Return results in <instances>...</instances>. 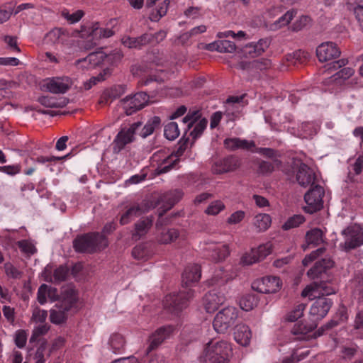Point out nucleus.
<instances>
[{
    "mask_svg": "<svg viewBox=\"0 0 363 363\" xmlns=\"http://www.w3.org/2000/svg\"><path fill=\"white\" fill-rule=\"evenodd\" d=\"M77 301V294L70 286L64 287L60 294V300L50 311V320L55 325L66 321L68 312L74 307Z\"/></svg>",
    "mask_w": 363,
    "mask_h": 363,
    "instance_id": "f257e3e1",
    "label": "nucleus"
},
{
    "mask_svg": "<svg viewBox=\"0 0 363 363\" xmlns=\"http://www.w3.org/2000/svg\"><path fill=\"white\" fill-rule=\"evenodd\" d=\"M108 245L105 235L100 233H89L77 236L73 241L77 252L94 253L106 248Z\"/></svg>",
    "mask_w": 363,
    "mask_h": 363,
    "instance_id": "f03ea898",
    "label": "nucleus"
},
{
    "mask_svg": "<svg viewBox=\"0 0 363 363\" xmlns=\"http://www.w3.org/2000/svg\"><path fill=\"white\" fill-rule=\"evenodd\" d=\"M231 354L232 347L228 342L211 340L204 348L201 359L205 363H228Z\"/></svg>",
    "mask_w": 363,
    "mask_h": 363,
    "instance_id": "7ed1b4c3",
    "label": "nucleus"
},
{
    "mask_svg": "<svg viewBox=\"0 0 363 363\" xmlns=\"http://www.w3.org/2000/svg\"><path fill=\"white\" fill-rule=\"evenodd\" d=\"M113 35V32L109 28L99 27V23H92L91 26H82L81 36L87 35V40L82 45V48L89 50L96 45V40L101 38H109Z\"/></svg>",
    "mask_w": 363,
    "mask_h": 363,
    "instance_id": "20e7f679",
    "label": "nucleus"
},
{
    "mask_svg": "<svg viewBox=\"0 0 363 363\" xmlns=\"http://www.w3.org/2000/svg\"><path fill=\"white\" fill-rule=\"evenodd\" d=\"M194 292L191 289L179 291L178 294H170L166 296L164 305L170 313L178 315L188 306L189 300L193 297Z\"/></svg>",
    "mask_w": 363,
    "mask_h": 363,
    "instance_id": "39448f33",
    "label": "nucleus"
},
{
    "mask_svg": "<svg viewBox=\"0 0 363 363\" xmlns=\"http://www.w3.org/2000/svg\"><path fill=\"white\" fill-rule=\"evenodd\" d=\"M238 316L236 308L232 306L224 308L214 318L213 322L214 330L218 333H224L234 325Z\"/></svg>",
    "mask_w": 363,
    "mask_h": 363,
    "instance_id": "423d86ee",
    "label": "nucleus"
},
{
    "mask_svg": "<svg viewBox=\"0 0 363 363\" xmlns=\"http://www.w3.org/2000/svg\"><path fill=\"white\" fill-rule=\"evenodd\" d=\"M324 195V189L320 185L311 186V188L304 195V200L306 203L303 207L304 211L313 214L320 211L323 206V198Z\"/></svg>",
    "mask_w": 363,
    "mask_h": 363,
    "instance_id": "0eeeda50",
    "label": "nucleus"
},
{
    "mask_svg": "<svg viewBox=\"0 0 363 363\" xmlns=\"http://www.w3.org/2000/svg\"><path fill=\"white\" fill-rule=\"evenodd\" d=\"M142 125V122L138 121L132 123L129 128H123L118 133L113 141V151L119 153L125 147L134 142L135 134Z\"/></svg>",
    "mask_w": 363,
    "mask_h": 363,
    "instance_id": "6e6552de",
    "label": "nucleus"
},
{
    "mask_svg": "<svg viewBox=\"0 0 363 363\" xmlns=\"http://www.w3.org/2000/svg\"><path fill=\"white\" fill-rule=\"evenodd\" d=\"M123 57L120 52H116L110 55H104L102 52H94L88 55L86 57L79 59L75 62L76 65L81 66L83 69H90L101 64L104 58L108 60H114L119 61Z\"/></svg>",
    "mask_w": 363,
    "mask_h": 363,
    "instance_id": "1a4fd4ad",
    "label": "nucleus"
},
{
    "mask_svg": "<svg viewBox=\"0 0 363 363\" xmlns=\"http://www.w3.org/2000/svg\"><path fill=\"white\" fill-rule=\"evenodd\" d=\"M282 282L279 277L266 276L254 281L252 284L253 290L262 294L276 293L280 290Z\"/></svg>",
    "mask_w": 363,
    "mask_h": 363,
    "instance_id": "9d476101",
    "label": "nucleus"
},
{
    "mask_svg": "<svg viewBox=\"0 0 363 363\" xmlns=\"http://www.w3.org/2000/svg\"><path fill=\"white\" fill-rule=\"evenodd\" d=\"M335 289L332 288L326 281H314L308 285L301 292V296L308 297L311 299L317 297H325V296L334 294Z\"/></svg>",
    "mask_w": 363,
    "mask_h": 363,
    "instance_id": "9b49d317",
    "label": "nucleus"
},
{
    "mask_svg": "<svg viewBox=\"0 0 363 363\" xmlns=\"http://www.w3.org/2000/svg\"><path fill=\"white\" fill-rule=\"evenodd\" d=\"M149 96L145 92H138L121 100V105L126 115L130 116L147 105Z\"/></svg>",
    "mask_w": 363,
    "mask_h": 363,
    "instance_id": "f8f14e48",
    "label": "nucleus"
},
{
    "mask_svg": "<svg viewBox=\"0 0 363 363\" xmlns=\"http://www.w3.org/2000/svg\"><path fill=\"white\" fill-rule=\"evenodd\" d=\"M151 159L152 163L157 165L155 171L158 174L169 172L178 161L177 158H174L173 154H167L164 150L155 152Z\"/></svg>",
    "mask_w": 363,
    "mask_h": 363,
    "instance_id": "ddd939ff",
    "label": "nucleus"
},
{
    "mask_svg": "<svg viewBox=\"0 0 363 363\" xmlns=\"http://www.w3.org/2000/svg\"><path fill=\"white\" fill-rule=\"evenodd\" d=\"M345 241L340 244V247L347 252L363 245V232L354 228H347L342 230Z\"/></svg>",
    "mask_w": 363,
    "mask_h": 363,
    "instance_id": "4468645a",
    "label": "nucleus"
},
{
    "mask_svg": "<svg viewBox=\"0 0 363 363\" xmlns=\"http://www.w3.org/2000/svg\"><path fill=\"white\" fill-rule=\"evenodd\" d=\"M272 245L270 242L260 245L257 248L252 249L249 252L242 257V262L244 264L250 265L264 259L271 254Z\"/></svg>",
    "mask_w": 363,
    "mask_h": 363,
    "instance_id": "2eb2a0df",
    "label": "nucleus"
},
{
    "mask_svg": "<svg viewBox=\"0 0 363 363\" xmlns=\"http://www.w3.org/2000/svg\"><path fill=\"white\" fill-rule=\"evenodd\" d=\"M152 208V205L148 201H143L140 203H135L128 208L126 211L122 214L120 223L123 225L129 223L133 218L139 217L141 215L148 212Z\"/></svg>",
    "mask_w": 363,
    "mask_h": 363,
    "instance_id": "dca6fc26",
    "label": "nucleus"
},
{
    "mask_svg": "<svg viewBox=\"0 0 363 363\" xmlns=\"http://www.w3.org/2000/svg\"><path fill=\"white\" fill-rule=\"evenodd\" d=\"M72 80L69 77H52L48 79L44 86L52 94H65L72 86Z\"/></svg>",
    "mask_w": 363,
    "mask_h": 363,
    "instance_id": "f3484780",
    "label": "nucleus"
},
{
    "mask_svg": "<svg viewBox=\"0 0 363 363\" xmlns=\"http://www.w3.org/2000/svg\"><path fill=\"white\" fill-rule=\"evenodd\" d=\"M205 250L206 255L216 262L224 260L230 254L228 245L222 242H211Z\"/></svg>",
    "mask_w": 363,
    "mask_h": 363,
    "instance_id": "a211bd4d",
    "label": "nucleus"
},
{
    "mask_svg": "<svg viewBox=\"0 0 363 363\" xmlns=\"http://www.w3.org/2000/svg\"><path fill=\"white\" fill-rule=\"evenodd\" d=\"M240 166V160L235 155L228 156L214 163L212 166V172L214 174H220L233 172Z\"/></svg>",
    "mask_w": 363,
    "mask_h": 363,
    "instance_id": "6ab92c4d",
    "label": "nucleus"
},
{
    "mask_svg": "<svg viewBox=\"0 0 363 363\" xmlns=\"http://www.w3.org/2000/svg\"><path fill=\"white\" fill-rule=\"evenodd\" d=\"M317 298L311 305L309 313L314 320H320L328 314L333 305V301L327 297Z\"/></svg>",
    "mask_w": 363,
    "mask_h": 363,
    "instance_id": "aec40b11",
    "label": "nucleus"
},
{
    "mask_svg": "<svg viewBox=\"0 0 363 363\" xmlns=\"http://www.w3.org/2000/svg\"><path fill=\"white\" fill-rule=\"evenodd\" d=\"M340 50L337 45L333 42L321 43L316 49L317 57L320 62H326L340 55Z\"/></svg>",
    "mask_w": 363,
    "mask_h": 363,
    "instance_id": "412c9836",
    "label": "nucleus"
},
{
    "mask_svg": "<svg viewBox=\"0 0 363 363\" xmlns=\"http://www.w3.org/2000/svg\"><path fill=\"white\" fill-rule=\"evenodd\" d=\"M334 262L330 257L322 258L317 261L315 265L308 271L307 275L313 280L323 279L325 275L326 270L331 268Z\"/></svg>",
    "mask_w": 363,
    "mask_h": 363,
    "instance_id": "4be33fe9",
    "label": "nucleus"
},
{
    "mask_svg": "<svg viewBox=\"0 0 363 363\" xmlns=\"http://www.w3.org/2000/svg\"><path fill=\"white\" fill-rule=\"evenodd\" d=\"M174 331V328L171 325H166L160 328L152 335L150 338V344L147 348L146 354L156 349L162 342L169 338Z\"/></svg>",
    "mask_w": 363,
    "mask_h": 363,
    "instance_id": "5701e85b",
    "label": "nucleus"
},
{
    "mask_svg": "<svg viewBox=\"0 0 363 363\" xmlns=\"http://www.w3.org/2000/svg\"><path fill=\"white\" fill-rule=\"evenodd\" d=\"M225 301V297L223 294L213 290L209 291L204 296L203 303L206 312L211 313L216 311Z\"/></svg>",
    "mask_w": 363,
    "mask_h": 363,
    "instance_id": "b1692460",
    "label": "nucleus"
},
{
    "mask_svg": "<svg viewBox=\"0 0 363 363\" xmlns=\"http://www.w3.org/2000/svg\"><path fill=\"white\" fill-rule=\"evenodd\" d=\"M296 178L300 186L307 187L309 185H313L315 179V174L313 170L308 165L304 163H301L298 167Z\"/></svg>",
    "mask_w": 363,
    "mask_h": 363,
    "instance_id": "393cba45",
    "label": "nucleus"
},
{
    "mask_svg": "<svg viewBox=\"0 0 363 363\" xmlns=\"http://www.w3.org/2000/svg\"><path fill=\"white\" fill-rule=\"evenodd\" d=\"M201 267L198 264L187 266L182 274V285L189 287L191 284L198 282L201 278Z\"/></svg>",
    "mask_w": 363,
    "mask_h": 363,
    "instance_id": "a878e982",
    "label": "nucleus"
},
{
    "mask_svg": "<svg viewBox=\"0 0 363 363\" xmlns=\"http://www.w3.org/2000/svg\"><path fill=\"white\" fill-rule=\"evenodd\" d=\"M252 338V332L250 328L245 324H238L235 328L234 339L242 346L250 345Z\"/></svg>",
    "mask_w": 363,
    "mask_h": 363,
    "instance_id": "bb28decb",
    "label": "nucleus"
},
{
    "mask_svg": "<svg viewBox=\"0 0 363 363\" xmlns=\"http://www.w3.org/2000/svg\"><path fill=\"white\" fill-rule=\"evenodd\" d=\"M69 273V270L67 267L61 265L59 267L56 268L53 272V275L52 276L51 271L46 267L45 269V279L46 281H51L53 283H60L64 281L67 278Z\"/></svg>",
    "mask_w": 363,
    "mask_h": 363,
    "instance_id": "cd10ccee",
    "label": "nucleus"
},
{
    "mask_svg": "<svg viewBox=\"0 0 363 363\" xmlns=\"http://www.w3.org/2000/svg\"><path fill=\"white\" fill-rule=\"evenodd\" d=\"M182 196L183 193L178 189L164 194L161 196V201L164 203V209L159 213V216H162L167 211L172 208L182 199Z\"/></svg>",
    "mask_w": 363,
    "mask_h": 363,
    "instance_id": "c85d7f7f",
    "label": "nucleus"
},
{
    "mask_svg": "<svg viewBox=\"0 0 363 363\" xmlns=\"http://www.w3.org/2000/svg\"><path fill=\"white\" fill-rule=\"evenodd\" d=\"M225 148L229 150L234 151L238 149L249 150L255 147L253 141L242 140L238 138H226L223 142Z\"/></svg>",
    "mask_w": 363,
    "mask_h": 363,
    "instance_id": "c756f323",
    "label": "nucleus"
},
{
    "mask_svg": "<svg viewBox=\"0 0 363 363\" xmlns=\"http://www.w3.org/2000/svg\"><path fill=\"white\" fill-rule=\"evenodd\" d=\"M152 220L149 217L139 220L135 223V230L132 233V239L136 241L146 235L152 226Z\"/></svg>",
    "mask_w": 363,
    "mask_h": 363,
    "instance_id": "7c9ffc66",
    "label": "nucleus"
},
{
    "mask_svg": "<svg viewBox=\"0 0 363 363\" xmlns=\"http://www.w3.org/2000/svg\"><path fill=\"white\" fill-rule=\"evenodd\" d=\"M295 9H290L269 25V30L275 31L289 25L296 15Z\"/></svg>",
    "mask_w": 363,
    "mask_h": 363,
    "instance_id": "2f4dec72",
    "label": "nucleus"
},
{
    "mask_svg": "<svg viewBox=\"0 0 363 363\" xmlns=\"http://www.w3.org/2000/svg\"><path fill=\"white\" fill-rule=\"evenodd\" d=\"M67 36L66 31L63 28H55L45 35L44 40L47 44L55 45L63 43Z\"/></svg>",
    "mask_w": 363,
    "mask_h": 363,
    "instance_id": "473e14b6",
    "label": "nucleus"
},
{
    "mask_svg": "<svg viewBox=\"0 0 363 363\" xmlns=\"http://www.w3.org/2000/svg\"><path fill=\"white\" fill-rule=\"evenodd\" d=\"M161 127V119L159 116H153L150 118L145 124L139 133V135L143 138H146L152 135L156 130Z\"/></svg>",
    "mask_w": 363,
    "mask_h": 363,
    "instance_id": "72a5a7b5",
    "label": "nucleus"
},
{
    "mask_svg": "<svg viewBox=\"0 0 363 363\" xmlns=\"http://www.w3.org/2000/svg\"><path fill=\"white\" fill-rule=\"evenodd\" d=\"M108 345L113 353H121L125 349V340L122 335L113 333L109 338Z\"/></svg>",
    "mask_w": 363,
    "mask_h": 363,
    "instance_id": "f704fd0d",
    "label": "nucleus"
},
{
    "mask_svg": "<svg viewBox=\"0 0 363 363\" xmlns=\"http://www.w3.org/2000/svg\"><path fill=\"white\" fill-rule=\"evenodd\" d=\"M308 245L318 246L323 242V232L319 228H313L308 231L306 235Z\"/></svg>",
    "mask_w": 363,
    "mask_h": 363,
    "instance_id": "c9c22d12",
    "label": "nucleus"
},
{
    "mask_svg": "<svg viewBox=\"0 0 363 363\" xmlns=\"http://www.w3.org/2000/svg\"><path fill=\"white\" fill-rule=\"evenodd\" d=\"M271 217L267 213H260L254 218V225L258 231H265L271 225Z\"/></svg>",
    "mask_w": 363,
    "mask_h": 363,
    "instance_id": "e433bc0d",
    "label": "nucleus"
},
{
    "mask_svg": "<svg viewBox=\"0 0 363 363\" xmlns=\"http://www.w3.org/2000/svg\"><path fill=\"white\" fill-rule=\"evenodd\" d=\"M179 236V231L175 228H163L160 233L159 241L167 244L175 240Z\"/></svg>",
    "mask_w": 363,
    "mask_h": 363,
    "instance_id": "4c0bfd02",
    "label": "nucleus"
},
{
    "mask_svg": "<svg viewBox=\"0 0 363 363\" xmlns=\"http://www.w3.org/2000/svg\"><path fill=\"white\" fill-rule=\"evenodd\" d=\"M169 1L168 0H163L160 3L155 11H152L149 16L151 21L157 22L162 16H165L168 9Z\"/></svg>",
    "mask_w": 363,
    "mask_h": 363,
    "instance_id": "58836bf2",
    "label": "nucleus"
},
{
    "mask_svg": "<svg viewBox=\"0 0 363 363\" xmlns=\"http://www.w3.org/2000/svg\"><path fill=\"white\" fill-rule=\"evenodd\" d=\"M38 101L43 106L48 108H62L66 105V102L59 101L55 97L42 96L38 98Z\"/></svg>",
    "mask_w": 363,
    "mask_h": 363,
    "instance_id": "ea45409f",
    "label": "nucleus"
},
{
    "mask_svg": "<svg viewBox=\"0 0 363 363\" xmlns=\"http://www.w3.org/2000/svg\"><path fill=\"white\" fill-rule=\"evenodd\" d=\"M164 135L169 140H174L179 135L178 125L175 122H169L164 128Z\"/></svg>",
    "mask_w": 363,
    "mask_h": 363,
    "instance_id": "a19ab883",
    "label": "nucleus"
},
{
    "mask_svg": "<svg viewBox=\"0 0 363 363\" xmlns=\"http://www.w3.org/2000/svg\"><path fill=\"white\" fill-rule=\"evenodd\" d=\"M305 221V218L301 215H294L289 217L286 221L282 225L281 228L284 230L297 228Z\"/></svg>",
    "mask_w": 363,
    "mask_h": 363,
    "instance_id": "79ce46f5",
    "label": "nucleus"
},
{
    "mask_svg": "<svg viewBox=\"0 0 363 363\" xmlns=\"http://www.w3.org/2000/svg\"><path fill=\"white\" fill-rule=\"evenodd\" d=\"M233 275L229 274V272L223 269H220L215 272L213 278L214 284L218 285H222L227 283L229 280L233 279Z\"/></svg>",
    "mask_w": 363,
    "mask_h": 363,
    "instance_id": "37998d69",
    "label": "nucleus"
},
{
    "mask_svg": "<svg viewBox=\"0 0 363 363\" xmlns=\"http://www.w3.org/2000/svg\"><path fill=\"white\" fill-rule=\"evenodd\" d=\"M252 65V67H255L259 69H265L270 67L271 62L268 60H256L252 61V62H242L239 64V67L242 69H245Z\"/></svg>",
    "mask_w": 363,
    "mask_h": 363,
    "instance_id": "c03bdc74",
    "label": "nucleus"
},
{
    "mask_svg": "<svg viewBox=\"0 0 363 363\" xmlns=\"http://www.w3.org/2000/svg\"><path fill=\"white\" fill-rule=\"evenodd\" d=\"M316 327V324H306L303 323H298L294 325L291 332L294 335H306L311 332Z\"/></svg>",
    "mask_w": 363,
    "mask_h": 363,
    "instance_id": "a18cd8bd",
    "label": "nucleus"
},
{
    "mask_svg": "<svg viewBox=\"0 0 363 363\" xmlns=\"http://www.w3.org/2000/svg\"><path fill=\"white\" fill-rule=\"evenodd\" d=\"M208 124V121L206 118L201 119L199 122H197L194 128L190 131V136H191L193 140H196L201 135L203 130L206 129Z\"/></svg>",
    "mask_w": 363,
    "mask_h": 363,
    "instance_id": "49530a36",
    "label": "nucleus"
},
{
    "mask_svg": "<svg viewBox=\"0 0 363 363\" xmlns=\"http://www.w3.org/2000/svg\"><path fill=\"white\" fill-rule=\"evenodd\" d=\"M132 255L136 259L143 260L147 259L150 253L145 245L140 244L133 249Z\"/></svg>",
    "mask_w": 363,
    "mask_h": 363,
    "instance_id": "de8ad7c7",
    "label": "nucleus"
},
{
    "mask_svg": "<svg viewBox=\"0 0 363 363\" xmlns=\"http://www.w3.org/2000/svg\"><path fill=\"white\" fill-rule=\"evenodd\" d=\"M50 327L44 323L40 324L38 326H35L32 332V335L30 337L29 342L30 343L35 342L37 341L38 338L41 336L45 335L49 330Z\"/></svg>",
    "mask_w": 363,
    "mask_h": 363,
    "instance_id": "09e8293b",
    "label": "nucleus"
},
{
    "mask_svg": "<svg viewBox=\"0 0 363 363\" xmlns=\"http://www.w3.org/2000/svg\"><path fill=\"white\" fill-rule=\"evenodd\" d=\"M225 208L224 203L219 200L211 202L207 208L205 210V213L211 216H216L220 211Z\"/></svg>",
    "mask_w": 363,
    "mask_h": 363,
    "instance_id": "8fccbe9b",
    "label": "nucleus"
},
{
    "mask_svg": "<svg viewBox=\"0 0 363 363\" xmlns=\"http://www.w3.org/2000/svg\"><path fill=\"white\" fill-rule=\"evenodd\" d=\"M218 52L222 53H233L236 50L235 44L228 40H218Z\"/></svg>",
    "mask_w": 363,
    "mask_h": 363,
    "instance_id": "3c124183",
    "label": "nucleus"
},
{
    "mask_svg": "<svg viewBox=\"0 0 363 363\" xmlns=\"http://www.w3.org/2000/svg\"><path fill=\"white\" fill-rule=\"evenodd\" d=\"M308 52L301 50L295 51L292 55L289 56L288 60L291 63L296 65L297 63H303L308 58Z\"/></svg>",
    "mask_w": 363,
    "mask_h": 363,
    "instance_id": "603ef678",
    "label": "nucleus"
},
{
    "mask_svg": "<svg viewBox=\"0 0 363 363\" xmlns=\"http://www.w3.org/2000/svg\"><path fill=\"white\" fill-rule=\"evenodd\" d=\"M48 316V313L45 310L35 308L32 314L31 320L35 323L44 324Z\"/></svg>",
    "mask_w": 363,
    "mask_h": 363,
    "instance_id": "864d4df0",
    "label": "nucleus"
},
{
    "mask_svg": "<svg viewBox=\"0 0 363 363\" xmlns=\"http://www.w3.org/2000/svg\"><path fill=\"white\" fill-rule=\"evenodd\" d=\"M305 308L306 305L303 303H300L296 306V308L288 314L286 318L287 320L290 322L296 321L303 315Z\"/></svg>",
    "mask_w": 363,
    "mask_h": 363,
    "instance_id": "5fc2aeb1",
    "label": "nucleus"
},
{
    "mask_svg": "<svg viewBox=\"0 0 363 363\" xmlns=\"http://www.w3.org/2000/svg\"><path fill=\"white\" fill-rule=\"evenodd\" d=\"M200 117L199 111H189L182 119L183 123L187 125L188 130H190Z\"/></svg>",
    "mask_w": 363,
    "mask_h": 363,
    "instance_id": "6e6d98bb",
    "label": "nucleus"
},
{
    "mask_svg": "<svg viewBox=\"0 0 363 363\" xmlns=\"http://www.w3.org/2000/svg\"><path fill=\"white\" fill-rule=\"evenodd\" d=\"M18 246L21 250L28 255H33L36 252L35 245L29 240H23L18 242Z\"/></svg>",
    "mask_w": 363,
    "mask_h": 363,
    "instance_id": "4d7b16f0",
    "label": "nucleus"
},
{
    "mask_svg": "<svg viewBox=\"0 0 363 363\" xmlns=\"http://www.w3.org/2000/svg\"><path fill=\"white\" fill-rule=\"evenodd\" d=\"M255 305V298L253 296L251 295L243 296L240 301V308L245 311L252 310Z\"/></svg>",
    "mask_w": 363,
    "mask_h": 363,
    "instance_id": "13d9d810",
    "label": "nucleus"
},
{
    "mask_svg": "<svg viewBox=\"0 0 363 363\" xmlns=\"http://www.w3.org/2000/svg\"><path fill=\"white\" fill-rule=\"evenodd\" d=\"M325 251V247H320L309 255H306L302 261V263L304 266L308 265L312 261L315 259L318 258L319 256L323 255Z\"/></svg>",
    "mask_w": 363,
    "mask_h": 363,
    "instance_id": "bf43d9fd",
    "label": "nucleus"
},
{
    "mask_svg": "<svg viewBox=\"0 0 363 363\" xmlns=\"http://www.w3.org/2000/svg\"><path fill=\"white\" fill-rule=\"evenodd\" d=\"M84 13L82 10H77L73 13L68 12H62V16L67 19L70 23H75L80 21Z\"/></svg>",
    "mask_w": 363,
    "mask_h": 363,
    "instance_id": "052dcab7",
    "label": "nucleus"
},
{
    "mask_svg": "<svg viewBox=\"0 0 363 363\" xmlns=\"http://www.w3.org/2000/svg\"><path fill=\"white\" fill-rule=\"evenodd\" d=\"M27 333L25 330H19L15 333L14 341L16 345L19 348H23L26 343Z\"/></svg>",
    "mask_w": 363,
    "mask_h": 363,
    "instance_id": "680f3d73",
    "label": "nucleus"
},
{
    "mask_svg": "<svg viewBox=\"0 0 363 363\" xmlns=\"http://www.w3.org/2000/svg\"><path fill=\"white\" fill-rule=\"evenodd\" d=\"M4 41L7 45V48L12 52H20L21 50L17 45V38L15 36L5 35Z\"/></svg>",
    "mask_w": 363,
    "mask_h": 363,
    "instance_id": "e2e57ef3",
    "label": "nucleus"
},
{
    "mask_svg": "<svg viewBox=\"0 0 363 363\" xmlns=\"http://www.w3.org/2000/svg\"><path fill=\"white\" fill-rule=\"evenodd\" d=\"M354 73V71L351 67H345L340 70L339 72H336L332 78L334 79V80H337L338 79H342L344 80L349 79L350 77H352Z\"/></svg>",
    "mask_w": 363,
    "mask_h": 363,
    "instance_id": "0e129e2a",
    "label": "nucleus"
},
{
    "mask_svg": "<svg viewBox=\"0 0 363 363\" xmlns=\"http://www.w3.org/2000/svg\"><path fill=\"white\" fill-rule=\"evenodd\" d=\"M310 18L307 16H301L298 20H296L291 26L293 31H298L302 30L309 22Z\"/></svg>",
    "mask_w": 363,
    "mask_h": 363,
    "instance_id": "69168bd1",
    "label": "nucleus"
},
{
    "mask_svg": "<svg viewBox=\"0 0 363 363\" xmlns=\"http://www.w3.org/2000/svg\"><path fill=\"white\" fill-rule=\"evenodd\" d=\"M48 291V286L43 284H42L38 290L37 293V299L40 304L43 305L47 301V296Z\"/></svg>",
    "mask_w": 363,
    "mask_h": 363,
    "instance_id": "338daca9",
    "label": "nucleus"
},
{
    "mask_svg": "<svg viewBox=\"0 0 363 363\" xmlns=\"http://www.w3.org/2000/svg\"><path fill=\"white\" fill-rule=\"evenodd\" d=\"M274 164L270 162L262 161L259 164L258 171L259 173L262 174L272 173L274 171Z\"/></svg>",
    "mask_w": 363,
    "mask_h": 363,
    "instance_id": "774afa93",
    "label": "nucleus"
}]
</instances>
